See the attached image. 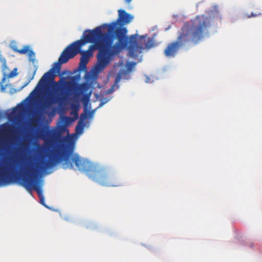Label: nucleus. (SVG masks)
Listing matches in <instances>:
<instances>
[{
  "mask_svg": "<svg viewBox=\"0 0 262 262\" xmlns=\"http://www.w3.org/2000/svg\"><path fill=\"white\" fill-rule=\"evenodd\" d=\"M61 163L63 169H72L75 164L80 171L84 172L90 179L101 185L117 187L121 184L115 173L105 168H100L93 163L81 159L78 155L73 154L66 146H60L55 149L48 160H41L36 167L26 166V174L20 177V184L28 192L33 190L37 192L40 204L45 207V197L41 186L39 184L38 172L47 170Z\"/></svg>",
  "mask_w": 262,
  "mask_h": 262,
  "instance_id": "1",
  "label": "nucleus"
},
{
  "mask_svg": "<svg viewBox=\"0 0 262 262\" xmlns=\"http://www.w3.org/2000/svg\"><path fill=\"white\" fill-rule=\"evenodd\" d=\"M83 37L75 41V48L79 51L78 54L81 55L80 65L82 68H86L93 51L97 50L99 53L97 68L100 71L103 70L110 63L112 58L106 49L112 42L109 36L101 34V27H97L92 30L85 31Z\"/></svg>",
  "mask_w": 262,
  "mask_h": 262,
  "instance_id": "2",
  "label": "nucleus"
},
{
  "mask_svg": "<svg viewBox=\"0 0 262 262\" xmlns=\"http://www.w3.org/2000/svg\"><path fill=\"white\" fill-rule=\"evenodd\" d=\"M210 26V17L204 15H198L187 22L181 28L177 40L169 43L165 49V55L169 58L174 57L182 47L198 45Z\"/></svg>",
  "mask_w": 262,
  "mask_h": 262,
  "instance_id": "3",
  "label": "nucleus"
},
{
  "mask_svg": "<svg viewBox=\"0 0 262 262\" xmlns=\"http://www.w3.org/2000/svg\"><path fill=\"white\" fill-rule=\"evenodd\" d=\"M101 27V29L102 27ZM127 30L125 27L120 26L115 30V34L118 39V41L113 45L114 38L108 33H103L102 34H107L109 36V40L111 44L107 47V51L112 57L113 56L119 53L122 49L128 48L129 55L136 58L139 54L142 53L144 49H149L154 46V39L146 37L145 35L139 36L137 34L132 35L130 36L126 35Z\"/></svg>",
  "mask_w": 262,
  "mask_h": 262,
  "instance_id": "4",
  "label": "nucleus"
},
{
  "mask_svg": "<svg viewBox=\"0 0 262 262\" xmlns=\"http://www.w3.org/2000/svg\"><path fill=\"white\" fill-rule=\"evenodd\" d=\"M78 52L79 51L75 48V41L69 45L62 51L58 58V61L54 63V67L43 74L31 94L34 93L40 85L44 84L48 81H53L54 85L56 86L57 84L54 81V75L53 74V71L58 72L61 69V65L67 62L70 59L74 58L78 54Z\"/></svg>",
  "mask_w": 262,
  "mask_h": 262,
  "instance_id": "5",
  "label": "nucleus"
},
{
  "mask_svg": "<svg viewBox=\"0 0 262 262\" xmlns=\"http://www.w3.org/2000/svg\"><path fill=\"white\" fill-rule=\"evenodd\" d=\"M133 16L126 12L124 10L120 9L118 10V18L116 21L113 22L111 24H104L103 27H108V30L111 31L113 30L116 26L119 24L120 26H123L126 24H129L133 19Z\"/></svg>",
  "mask_w": 262,
  "mask_h": 262,
  "instance_id": "6",
  "label": "nucleus"
},
{
  "mask_svg": "<svg viewBox=\"0 0 262 262\" xmlns=\"http://www.w3.org/2000/svg\"><path fill=\"white\" fill-rule=\"evenodd\" d=\"M12 171L13 169L10 164L4 163L0 165V186H5L10 183Z\"/></svg>",
  "mask_w": 262,
  "mask_h": 262,
  "instance_id": "7",
  "label": "nucleus"
},
{
  "mask_svg": "<svg viewBox=\"0 0 262 262\" xmlns=\"http://www.w3.org/2000/svg\"><path fill=\"white\" fill-rule=\"evenodd\" d=\"M67 95H62L60 96L51 95L43 103L42 105L45 108H49L52 105L56 103L62 104L67 99Z\"/></svg>",
  "mask_w": 262,
  "mask_h": 262,
  "instance_id": "8",
  "label": "nucleus"
},
{
  "mask_svg": "<svg viewBox=\"0 0 262 262\" xmlns=\"http://www.w3.org/2000/svg\"><path fill=\"white\" fill-rule=\"evenodd\" d=\"M40 138L46 144H50L53 140V131L49 128L41 129L39 133Z\"/></svg>",
  "mask_w": 262,
  "mask_h": 262,
  "instance_id": "9",
  "label": "nucleus"
},
{
  "mask_svg": "<svg viewBox=\"0 0 262 262\" xmlns=\"http://www.w3.org/2000/svg\"><path fill=\"white\" fill-rule=\"evenodd\" d=\"M85 125V123H80L79 122H77V125L75 128V132L77 134H81L83 132V130L84 126Z\"/></svg>",
  "mask_w": 262,
  "mask_h": 262,
  "instance_id": "10",
  "label": "nucleus"
},
{
  "mask_svg": "<svg viewBox=\"0 0 262 262\" xmlns=\"http://www.w3.org/2000/svg\"><path fill=\"white\" fill-rule=\"evenodd\" d=\"M88 114L86 112L82 113L80 115V119L78 122L80 123H85V121L88 118Z\"/></svg>",
  "mask_w": 262,
  "mask_h": 262,
  "instance_id": "11",
  "label": "nucleus"
},
{
  "mask_svg": "<svg viewBox=\"0 0 262 262\" xmlns=\"http://www.w3.org/2000/svg\"><path fill=\"white\" fill-rule=\"evenodd\" d=\"M24 109V107L23 105H17L13 108L12 114L14 115L16 114L18 112H21Z\"/></svg>",
  "mask_w": 262,
  "mask_h": 262,
  "instance_id": "12",
  "label": "nucleus"
},
{
  "mask_svg": "<svg viewBox=\"0 0 262 262\" xmlns=\"http://www.w3.org/2000/svg\"><path fill=\"white\" fill-rule=\"evenodd\" d=\"M10 46L13 51L17 53L18 52L19 49L17 48V44L15 41H11Z\"/></svg>",
  "mask_w": 262,
  "mask_h": 262,
  "instance_id": "13",
  "label": "nucleus"
},
{
  "mask_svg": "<svg viewBox=\"0 0 262 262\" xmlns=\"http://www.w3.org/2000/svg\"><path fill=\"white\" fill-rule=\"evenodd\" d=\"M29 50V47L28 46H25L23 49L19 50L18 53L20 54H25L28 53Z\"/></svg>",
  "mask_w": 262,
  "mask_h": 262,
  "instance_id": "14",
  "label": "nucleus"
},
{
  "mask_svg": "<svg viewBox=\"0 0 262 262\" xmlns=\"http://www.w3.org/2000/svg\"><path fill=\"white\" fill-rule=\"evenodd\" d=\"M122 77V73L119 72L118 73V74L116 75L115 78V85L117 84L121 80Z\"/></svg>",
  "mask_w": 262,
  "mask_h": 262,
  "instance_id": "15",
  "label": "nucleus"
},
{
  "mask_svg": "<svg viewBox=\"0 0 262 262\" xmlns=\"http://www.w3.org/2000/svg\"><path fill=\"white\" fill-rule=\"evenodd\" d=\"M79 89L82 92H86L88 90V86L86 83H83L79 85Z\"/></svg>",
  "mask_w": 262,
  "mask_h": 262,
  "instance_id": "16",
  "label": "nucleus"
},
{
  "mask_svg": "<svg viewBox=\"0 0 262 262\" xmlns=\"http://www.w3.org/2000/svg\"><path fill=\"white\" fill-rule=\"evenodd\" d=\"M0 62L2 63L3 68L4 69L7 68L6 60L5 58L2 56L1 51H0Z\"/></svg>",
  "mask_w": 262,
  "mask_h": 262,
  "instance_id": "17",
  "label": "nucleus"
},
{
  "mask_svg": "<svg viewBox=\"0 0 262 262\" xmlns=\"http://www.w3.org/2000/svg\"><path fill=\"white\" fill-rule=\"evenodd\" d=\"M28 55L30 60L34 61L35 58L34 52L32 50H30L28 52Z\"/></svg>",
  "mask_w": 262,
  "mask_h": 262,
  "instance_id": "18",
  "label": "nucleus"
},
{
  "mask_svg": "<svg viewBox=\"0 0 262 262\" xmlns=\"http://www.w3.org/2000/svg\"><path fill=\"white\" fill-rule=\"evenodd\" d=\"M115 86V84H114L110 89L107 90L106 91V94H110L112 92L114 91V88Z\"/></svg>",
  "mask_w": 262,
  "mask_h": 262,
  "instance_id": "19",
  "label": "nucleus"
},
{
  "mask_svg": "<svg viewBox=\"0 0 262 262\" xmlns=\"http://www.w3.org/2000/svg\"><path fill=\"white\" fill-rule=\"evenodd\" d=\"M16 69H14L9 75V77L12 78L17 75Z\"/></svg>",
  "mask_w": 262,
  "mask_h": 262,
  "instance_id": "20",
  "label": "nucleus"
},
{
  "mask_svg": "<svg viewBox=\"0 0 262 262\" xmlns=\"http://www.w3.org/2000/svg\"><path fill=\"white\" fill-rule=\"evenodd\" d=\"M35 72H36V70L34 72V73H33L32 77L29 79V80L27 83L24 84V85L22 86V88H24L26 86H27L30 82V81L34 78V76L35 74Z\"/></svg>",
  "mask_w": 262,
  "mask_h": 262,
  "instance_id": "21",
  "label": "nucleus"
},
{
  "mask_svg": "<svg viewBox=\"0 0 262 262\" xmlns=\"http://www.w3.org/2000/svg\"><path fill=\"white\" fill-rule=\"evenodd\" d=\"M260 14V13H259V14H254V13H252L251 15H248V16H247V18H250V17H256V16H257L259 15Z\"/></svg>",
  "mask_w": 262,
  "mask_h": 262,
  "instance_id": "22",
  "label": "nucleus"
},
{
  "mask_svg": "<svg viewBox=\"0 0 262 262\" xmlns=\"http://www.w3.org/2000/svg\"><path fill=\"white\" fill-rule=\"evenodd\" d=\"M1 89L2 91H4L6 89V86L3 84H2L1 86Z\"/></svg>",
  "mask_w": 262,
  "mask_h": 262,
  "instance_id": "23",
  "label": "nucleus"
},
{
  "mask_svg": "<svg viewBox=\"0 0 262 262\" xmlns=\"http://www.w3.org/2000/svg\"><path fill=\"white\" fill-rule=\"evenodd\" d=\"M132 0H125V2L127 3H130Z\"/></svg>",
  "mask_w": 262,
  "mask_h": 262,
  "instance_id": "24",
  "label": "nucleus"
},
{
  "mask_svg": "<svg viewBox=\"0 0 262 262\" xmlns=\"http://www.w3.org/2000/svg\"><path fill=\"white\" fill-rule=\"evenodd\" d=\"M65 118L66 120H70L71 119V118L68 117H66Z\"/></svg>",
  "mask_w": 262,
  "mask_h": 262,
  "instance_id": "25",
  "label": "nucleus"
},
{
  "mask_svg": "<svg viewBox=\"0 0 262 262\" xmlns=\"http://www.w3.org/2000/svg\"><path fill=\"white\" fill-rule=\"evenodd\" d=\"M5 78H4L3 79V81H4L5 80Z\"/></svg>",
  "mask_w": 262,
  "mask_h": 262,
  "instance_id": "26",
  "label": "nucleus"
}]
</instances>
